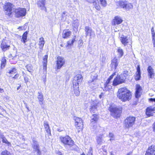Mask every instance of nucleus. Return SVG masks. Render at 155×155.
I'll use <instances>...</instances> for the list:
<instances>
[{
	"instance_id": "45",
	"label": "nucleus",
	"mask_w": 155,
	"mask_h": 155,
	"mask_svg": "<svg viewBox=\"0 0 155 155\" xmlns=\"http://www.w3.org/2000/svg\"><path fill=\"white\" fill-rule=\"evenodd\" d=\"M26 68L27 69V71L31 72L32 70V68L31 66L30 65H27L26 66Z\"/></svg>"
},
{
	"instance_id": "38",
	"label": "nucleus",
	"mask_w": 155,
	"mask_h": 155,
	"mask_svg": "<svg viewBox=\"0 0 155 155\" xmlns=\"http://www.w3.org/2000/svg\"><path fill=\"white\" fill-rule=\"evenodd\" d=\"M140 72H137L136 75L135 77V80L137 81L139 80L140 79Z\"/></svg>"
},
{
	"instance_id": "25",
	"label": "nucleus",
	"mask_w": 155,
	"mask_h": 155,
	"mask_svg": "<svg viewBox=\"0 0 155 155\" xmlns=\"http://www.w3.org/2000/svg\"><path fill=\"white\" fill-rule=\"evenodd\" d=\"M71 32L68 30H64L63 32L62 37L64 38H68L71 35Z\"/></svg>"
},
{
	"instance_id": "4",
	"label": "nucleus",
	"mask_w": 155,
	"mask_h": 155,
	"mask_svg": "<svg viewBox=\"0 0 155 155\" xmlns=\"http://www.w3.org/2000/svg\"><path fill=\"white\" fill-rule=\"evenodd\" d=\"M109 109L111 112V115L114 118L117 119L120 117L122 112L121 108L110 106Z\"/></svg>"
},
{
	"instance_id": "33",
	"label": "nucleus",
	"mask_w": 155,
	"mask_h": 155,
	"mask_svg": "<svg viewBox=\"0 0 155 155\" xmlns=\"http://www.w3.org/2000/svg\"><path fill=\"white\" fill-rule=\"evenodd\" d=\"M98 119V116L96 114H94L91 117V123H92L96 122Z\"/></svg>"
},
{
	"instance_id": "49",
	"label": "nucleus",
	"mask_w": 155,
	"mask_h": 155,
	"mask_svg": "<svg viewBox=\"0 0 155 155\" xmlns=\"http://www.w3.org/2000/svg\"><path fill=\"white\" fill-rule=\"evenodd\" d=\"M67 13V12H63L62 15V18H64V17H65V16H67V15L66 14Z\"/></svg>"
},
{
	"instance_id": "62",
	"label": "nucleus",
	"mask_w": 155,
	"mask_h": 155,
	"mask_svg": "<svg viewBox=\"0 0 155 155\" xmlns=\"http://www.w3.org/2000/svg\"><path fill=\"white\" fill-rule=\"evenodd\" d=\"M58 155H63L62 153L60 152H58Z\"/></svg>"
},
{
	"instance_id": "44",
	"label": "nucleus",
	"mask_w": 155,
	"mask_h": 155,
	"mask_svg": "<svg viewBox=\"0 0 155 155\" xmlns=\"http://www.w3.org/2000/svg\"><path fill=\"white\" fill-rule=\"evenodd\" d=\"M87 155H93V150L92 147H90Z\"/></svg>"
},
{
	"instance_id": "12",
	"label": "nucleus",
	"mask_w": 155,
	"mask_h": 155,
	"mask_svg": "<svg viewBox=\"0 0 155 155\" xmlns=\"http://www.w3.org/2000/svg\"><path fill=\"white\" fill-rule=\"evenodd\" d=\"M120 41L122 44L125 46L127 44L130 43L131 44V41L130 39L127 38V37L124 35H122L119 37Z\"/></svg>"
},
{
	"instance_id": "40",
	"label": "nucleus",
	"mask_w": 155,
	"mask_h": 155,
	"mask_svg": "<svg viewBox=\"0 0 155 155\" xmlns=\"http://www.w3.org/2000/svg\"><path fill=\"white\" fill-rule=\"evenodd\" d=\"M74 119L75 121V123H79V122H83L81 118L75 117L74 118Z\"/></svg>"
},
{
	"instance_id": "15",
	"label": "nucleus",
	"mask_w": 155,
	"mask_h": 155,
	"mask_svg": "<svg viewBox=\"0 0 155 155\" xmlns=\"http://www.w3.org/2000/svg\"><path fill=\"white\" fill-rule=\"evenodd\" d=\"M10 46L7 44L6 41L5 40H3L1 44V47L2 50L5 51L9 49Z\"/></svg>"
},
{
	"instance_id": "7",
	"label": "nucleus",
	"mask_w": 155,
	"mask_h": 155,
	"mask_svg": "<svg viewBox=\"0 0 155 155\" xmlns=\"http://www.w3.org/2000/svg\"><path fill=\"white\" fill-rule=\"evenodd\" d=\"M60 139L61 142L65 145H67L71 147L74 144L73 141L68 136L65 137L61 136L60 137Z\"/></svg>"
},
{
	"instance_id": "48",
	"label": "nucleus",
	"mask_w": 155,
	"mask_h": 155,
	"mask_svg": "<svg viewBox=\"0 0 155 155\" xmlns=\"http://www.w3.org/2000/svg\"><path fill=\"white\" fill-rule=\"evenodd\" d=\"M115 75V73H114L112 74L111 75H110L109 77L108 78V79L110 80H111V79H112L113 77Z\"/></svg>"
},
{
	"instance_id": "54",
	"label": "nucleus",
	"mask_w": 155,
	"mask_h": 155,
	"mask_svg": "<svg viewBox=\"0 0 155 155\" xmlns=\"http://www.w3.org/2000/svg\"><path fill=\"white\" fill-rule=\"evenodd\" d=\"M140 72V68L139 65H138L137 68V72Z\"/></svg>"
},
{
	"instance_id": "63",
	"label": "nucleus",
	"mask_w": 155,
	"mask_h": 155,
	"mask_svg": "<svg viewBox=\"0 0 155 155\" xmlns=\"http://www.w3.org/2000/svg\"><path fill=\"white\" fill-rule=\"evenodd\" d=\"M132 153L131 152H130L129 153H127V155H132Z\"/></svg>"
},
{
	"instance_id": "29",
	"label": "nucleus",
	"mask_w": 155,
	"mask_h": 155,
	"mask_svg": "<svg viewBox=\"0 0 155 155\" xmlns=\"http://www.w3.org/2000/svg\"><path fill=\"white\" fill-rule=\"evenodd\" d=\"M128 75V71H124L123 73L121 74L120 75H119L124 81H125V80L126 78L127 77Z\"/></svg>"
},
{
	"instance_id": "19",
	"label": "nucleus",
	"mask_w": 155,
	"mask_h": 155,
	"mask_svg": "<svg viewBox=\"0 0 155 155\" xmlns=\"http://www.w3.org/2000/svg\"><path fill=\"white\" fill-rule=\"evenodd\" d=\"M135 96L136 98H138L141 96L140 91L142 88L139 85L137 84L136 89Z\"/></svg>"
},
{
	"instance_id": "9",
	"label": "nucleus",
	"mask_w": 155,
	"mask_h": 155,
	"mask_svg": "<svg viewBox=\"0 0 155 155\" xmlns=\"http://www.w3.org/2000/svg\"><path fill=\"white\" fill-rule=\"evenodd\" d=\"M65 60L64 58L61 56L58 57L57 60V68L58 69H60L65 63Z\"/></svg>"
},
{
	"instance_id": "50",
	"label": "nucleus",
	"mask_w": 155,
	"mask_h": 155,
	"mask_svg": "<svg viewBox=\"0 0 155 155\" xmlns=\"http://www.w3.org/2000/svg\"><path fill=\"white\" fill-rule=\"evenodd\" d=\"M47 64H43V69L46 71L47 69Z\"/></svg>"
},
{
	"instance_id": "43",
	"label": "nucleus",
	"mask_w": 155,
	"mask_h": 155,
	"mask_svg": "<svg viewBox=\"0 0 155 155\" xmlns=\"http://www.w3.org/2000/svg\"><path fill=\"white\" fill-rule=\"evenodd\" d=\"M48 55H45V56L43 58V64H47V59H48Z\"/></svg>"
},
{
	"instance_id": "34",
	"label": "nucleus",
	"mask_w": 155,
	"mask_h": 155,
	"mask_svg": "<svg viewBox=\"0 0 155 155\" xmlns=\"http://www.w3.org/2000/svg\"><path fill=\"white\" fill-rule=\"evenodd\" d=\"M103 135H100L97 137L96 140L98 144H101L102 142Z\"/></svg>"
},
{
	"instance_id": "23",
	"label": "nucleus",
	"mask_w": 155,
	"mask_h": 155,
	"mask_svg": "<svg viewBox=\"0 0 155 155\" xmlns=\"http://www.w3.org/2000/svg\"><path fill=\"white\" fill-rule=\"evenodd\" d=\"M44 126L46 132L51 134V130L48 123L47 121L45 120L44 122Z\"/></svg>"
},
{
	"instance_id": "64",
	"label": "nucleus",
	"mask_w": 155,
	"mask_h": 155,
	"mask_svg": "<svg viewBox=\"0 0 155 155\" xmlns=\"http://www.w3.org/2000/svg\"><path fill=\"white\" fill-rule=\"evenodd\" d=\"M154 32V28L153 27L151 29V32Z\"/></svg>"
},
{
	"instance_id": "28",
	"label": "nucleus",
	"mask_w": 155,
	"mask_h": 155,
	"mask_svg": "<svg viewBox=\"0 0 155 155\" xmlns=\"http://www.w3.org/2000/svg\"><path fill=\"white\" fill-rule=\"evenodd\" d=\"M97 74L95 72H92L91 76V79L90 80L97 81Z\"/></svg>"
},
{
	"instance_id": "39",
	"label": "nucleus",
	"mask_w": 155,
	"mask_h": 155,
	"mask_svg": "<svg viewBox=\"0 0 155 155\" xmlns=\"http://www.w3.org/2000/svg\"><path fill=\"white\" fill-rule=\"evenodd\" d=\"M2 140L3 143L7 144L8 146H10L11 145V143L7 140L5 137Z\"/></svg>"
},
{
	"instance_id": "37",
	"label": "nucleus",
	"mask_w": 155,
	"mask_h": 155,
	"mask_svg": "<svg viewBox=\"0 0 155 155\" xmlns=\"http://www.w3.org/2000/svg\"><path fill=\"white\" fill-rule=\"evenodd\" d=\"M6 63V60L4 58H3L1 60V68H4L5 65Z\"/></svg>"
},
{
	"instance_id": "3",
	"label": "nucleus",
	"mask_w": 155,
	"mask_h": 155,
	"mask_svg": "<svg viewBox=\"0 0 155 155\" xmlns=\"http://www.w3.org/2000/svg\"><path fill=\"white\" fill-rule=\"evenodd\" d=\"M82 80V76L81 74H77L74 78L73 81L74 91L75 95L77 96L80 94L78 86L81 84Z\"/></svg>"
},
{
	"instance_id": "20",
	"label": "nucleus",
	"mask_w": 155,
	"mask_h": 155,
	"mask_svg": "<svg viewBox=\"0 0 155 155\" xmlns=\"http://www.w3.org/2000/svg\"><path fill=\"white\" fill-rule=\"evenodd\" d=\"M119 60L116 58H114L112 61L111 63V68L112 69H116L118 65Z\"/></svg>"
},
{
	"instance_id": "36",
	"label": "nucleus",
	"mask_w": 155,
	"mask_h": 155,
	"mask_svg": "<svg viewBox=\"0 0 155 155\" xmlns=\"http://www.w3.org/2000/svg\"><path fill=\"white\" fill-rule=\"evenodd\" d=\"M91 107L90 108V111L93 113L95 112L97 108V105L96 104L91 105Z\"/></svg>"
},
{
	"instance_id": "8",
	"label": "nucleus",
	"mask_w": 155,
	"mask_h": 155,
	"mask_svg": "<svg viewBox=\"0 0 155 155\" xmlns=\"http://www.w3.org/2000/svg\"><path fill=\"white\" fill-rule=\"evenodd\" d=\"M32 147L34 151L37 152V155H41V152L40 150L39 144L37 141L34 139H32Z\"/></svg>"
},
{
	"instance_id": "18",
	"label": "nucleus",
	"mask_w": 155,
	"mask_h": 155,
	"mask_svg": "<svg viewBox=\"0 0 155 155\" xmlns=\"http://www.w3.org/2000/svg\"><path fill=\"white\" fill-rule=\"evenodd\" d=\"M84 29L86 36L89 35L90 36H91L93 35H94V31H92V28L90 27H85Z\"/></svg>"
},
{
	"instance_id": "55",
	"label": "nucleus",
	"mask_w": 155,
	"mask_h": 155,
	"mask_svg": "<svg viewBox=\"0 0 155 155\" xmlns=\"http://www.w3.org/2000/svg\"><path fill=\"white\" fill-rule=\"evenodd\" d=\"M149 101L151 102H155V98H150L149 99Z\"/></svg>"
},
{
	"instance_id": "16",
	"label": "nucleus",
	"mask_w": 155,
	"mask_h": 155,
	"mask_svg": "<svg viewBox=\"0 0 155 155\" xmlns=\"http://www.w3.org/2000/svg\"><path fill=\"white\" fill-rule=\"evenodd\" d=\"M123 21L120 17L118 16H115L112 22V25L115 26L116 25H119L121 24Z\"/></svg>"
},
{
	"instance_id": "22",
	"label": "nucleus",
	"mask_w": 155,
	"mask_h": 155,
	"mask_svg": "<svg viewBox=\"0 0 155 155\" xmlns=\"http://www.w3.org/2000/svg\"><path fill=\"white\" fill-rule=\"evenodd\" d=\"M90 2L93 3V5L95 8L98 10L100 9V7L99 5V2L98 0H90Z\"/></svg>"
},
{
	"instance_id": "14",
	"label": "nucleus",
	"mask_w": 155,
	"mask_h": 155,
	"mask_svg": "<svg viewBox=\"0 0 155 155\" xmlns=\"http://www.w3.org/2000/svg\"><path fill=\"white\" fill-rule=\"evenodd\" d=\"M154 111H155V107L150 106L146 109V114L147 116L150 117L153 116V112Z\"/></svg>"
},
{
	"instance_id": "52",
	"label": "nucleus",
	"mask_w": 155,
	"mask_h": 155,
	"mask_svg": "<svg viewBox=\"0 0 155 155\" xmlns=\"http://www.w3.org/2000/svg\"><path fill=\"white\" fill-rule=\"evenodd\" d=\"M152 38L153 39H155V32H151Z\"/></svg>"
},
{
	"instance_id": "51",
	"label": "nucleus",
	"mask_w": 155,
	"mask_h": 155,
	"mask_svg": "<svg viewBox=\"0 0 155 155\" xmlns=\"http://www.w3.org/2000/svg\"><path fill=\"white\" fill-rule=\"evenodd\" d=\"M19 76V74H15V75L12 78L15 79H17L18 78Z\"/></svg>"
},
{
	"instance_id": "42",
	"label": "nucleus",
	"mask_w": 155,
	"mask_h": 155,
	"mask_svg": "<svg viewBox=\"0 0 155 155\" xmlns=\"http://www.w3.org/2000/svg\"><path fill=\"white\" fill-rule=\"evenodd\" d=\"M101 4L104 7H105L107 5V2L106 0H100Z\"/></svg>"
},
{
	"instance_id": "41",
	"label": "nucleus",
	"mask_w": 155,
	"mask_h": 155,
	"mask_svg": "<svg viewBox=\"0 0 155 155\" xmlns=\"http://www.w3.org/2000/svg\"><path fill=\"white\" fill-rule=\"evenodd\" d=\"M1 155H11V154L9 152L5 150L2 152Z\"/></svg>"
},
{
	"instance_id": "57",
	"label": "nucleus",
	"mask_w": 155,
	"mask_h": 155,
	"mask_svg": "<svg viewBox=\"0 0 155 155\" xmlns=\"http://www.w3.org/2000/svg\"><path fill=\"white\" fill-rule=\"evenodd\" d=\"M104 95V94L103 93H101V94L99 95V97L100 98H101Z\"/></svg>"
},
{
	"instance_id": "5",
	"label": "nucleus",
	"mask_w": 155,
	"mask_h": 155,
	"mask_svg": "<svg viewBox=\"0 0 155 155\" xmlns=\"http://www.w3.org/2000/svg\"><path fill=\"white\" fill-rule=\"evenodd\" d=\"M136 118L134 117H127L124 120V126L125 128L128 129L132 127L134 124Z\"/></svg>"
},
{
	"instance_id": "6",
	"label": "nucleus",
	"mask_w": 155,
	"mask_h": 155,
	"mask_svg": "<svg viewBox=\"0 0 155 155\" xmlns=\"http://www.w3.org/2000/svg\"><path fill=\"white\" fill-rule=\"evenodd\" d=\"M117 4L118 5L127 11L129 10L133 7V5L131 3L126 1H119L117 2Z\"/></svg>"
},
{
	"instance_id": "26",
	"label": "nucleus",
	"mask_w": 155,
	"mask_h": 155,
	"mask_svg": "<svg viewBox=\"0 0 155 155\" xmlns=\"http://www.w3.org/2000/svg\"><path fill=\"white\" fill-rule=\"evenodd\" d=\"M45 43L44 38L42 37L40 38L39 41L38 43L39 48L40 49L42 50L43 48Z\"/></svg>"
},
{
	"instance_id": "27",
	"label": "nucleus",
	"mask_w": 155,
	"mask_h": 155,
	"mask_svg": "<svg viewBox=\"0 0 155 155\" xmlns=\"http://www.w3.org/2000/svg\"><path fill=\"white\" fill-rule=\"evenodd\" d=\"M83 122L78 123H75V126L77 129L78 130V132H79L80 131V130H82L83 128Z\"/></svg>"
},
{
	"instance_id": "53",
	"label": "nucleus",
	"mask_w": 155,
	"mask_h": 155,
	"mask_svg": "<svg viewBox=\"0 0 155 155\" xmlns=\"http://www.w3.org/2000/svg\"><path fill=\"white\" fill-rule=\"evenodd\" d=\"M109 137L111 138H113L114 137V135L112 133H110L109 134Z\"/></svg>"
},
{
	"instance_id": "61",
	"label": "nucleus",
	"mask_w": 155,
	"mask_h": 155,
	"mask_svg": "<svg viewBox=\"0 0 155 155\" xmlns=\"http://www.w3.org/2000/svg\"><path fill=\"white\" fill-rule=\"evenodd\" d=\"M24 104H25L26 106V107L28 109V110L29 107L28 106H27V104L26 103H24Z\"/></svg>"
},
{
	"instance_id": "35",
	"label": "nucleus",
	"mask_w": 155,
	"mask_h": 155,
	"mask_svg": "<svg viewBox=\"0 0 155 155\" xmlns=\"http://www.w3.org/2000/svg\"><path fill=\"white\" fill-rule=\"evenodd\" d=\"M16 71L17 70L15 68H12L8 70L7 72L9 74H13L16 73Z\"/></svg>"
},
{
	"instance_id": "11",
	"label": "nucleus",
	"mask_w": 155,
	"mask_h": 155,
	"mask_svg": "<svg viewBox=\"0 0 155 155\" xmlns=\"http://www.w3.org/2000/svg\"><path fill=\"white\" fill-rule=\"evenodd\" d=\"M46 3L45 0H38L37 4L38 7L40 8L41 10H44L47 12V8L45 6Z\"/></svg>"
},
{
	"instance_id": "17",
	"label": "nucleus",
	"mask_w": 155,
	"mask_h": 155,
	"mask_svg": "<svg viewBox=\"0 0 155 155\" xmlns=\"http://www.w3.org/2000/svg\"><path fill=\"white\" fill-rule=\"evenodd\" d=\"M148 72V76L149 78H153L154 76V70L151 66H148L147 69Z\"/></svg>"
},
{
	"instance_id": "1",
	"label": "nucleus",
	"mask_w": 155,
	"mask_h": 155,
	"mask_svg": "<svg viewBox=\"0 0 155 155\" xmlns=\"http://www.w3.org/2000/svg\"><path fill=\"white\" fill-rule=\"evenodd\" d=\"M14 6L13 4L10 3L8 2L6 4L4 7L5 14L8 16H10L12 12H14L16 17L19 18L25 15L26 13L25 9L21 8L15 9Z\"/></svg>"
},
{
	"instance_id": "13",
	"label": "nucleus",
	"mask_w": 155,
	"mask_h": 155,
	"mask_svg": "<svg viewBox=\"0 0 155 155\" xmlns=\"http://www.w3.org/2000/svg\"><path fill=\"white\" fill-rule=\"evenodd\" d=\"M145 155H155V145H152L150 147Z\"/></svg>"
},
{
	"instance_id": "59",
	"label": "nucleus",
	"mask_w": 155,
	"mask_h": 155,
	"mask_svg": "<svg viewBox=\"0 0 155 155\" xmlns=\"http://www.w3.org/2000/svg\"><path fill=\"white\" fill-rule=\"evenodd\" d=\"M3 92H4V90H3V89H2L0 87V92L2 93Z\"/></svg>"
},
{
	"instance_id": "21",
	"label": "nucleus",
	"mask_w": 155,
	"mask_h": 155,
	"mask_svg": "<svg viewBox=\"0 0 155 155\" xmlns=\"http://www.w3.org/2000/svg\"><path fill=\"white\" fill-rule=\"evenodd\" d=\"M44 96L41 91L38 92V93L37 98L38 100L39 104L41 105L43 104V101L44 100Z\"/></svg>"
},
{
	"instance_id": "46",
	"label": "nucleus",
	"mask_w": 155,
	"mask_h": 155,
	"mask_svg": "<svg viewBox=\"0 0 155 155\" xmlns=\"http://www.w3.org/2000/svg\"><path fill=\"white\" fill-rule=\"evenodd\" d=\"M83 42L82 40H79L78 42V47L79 48H81L83 44Z\"/></svg>"
},
{
	"instance_id": "30",
	"label": "nucleus",
	"mask_w": 155,
	"mask_h": 155,
	"mask_svg": "<svg viewBox=\"0 0 155 155\" xmlns=\"http://www.w3.org/2000/svg\"><path fill=\"white\" fill-rule=\"evenodd\" d=\"M75 37L76 36H75L74 38H73L72 40H70L68 41L66 45V47L71 46L73 45L75 41Z\"/></svg>"
},
{
	"instance_id": "2",
	"label": "nucleus",
	"mask_w": 155,
	"mask_h": 155,
	"mask_svg": "<svg viewBox=\"0 0 155 155\" xmlns=\"http://www.w3.org/2000/svg\"><path fill=\"white\" fill-rule=\"evenodd\" d=\"M117 96L122 101H125L130 99L132 95L131 92L127 88L123 87L118 89Z\"/></svg>"
},
{
	"instance_id": "56",
	"label": "nucleus",
	"mask_w": 155,
	"mask_h": 155,
	"mask_svg": "<svg viewBox=\"0 0 155 155\" xmlns=\"http://www.w3.org/2000/svg\"><path fill=\"white\" fill-rule=\"evenodd\" d=\"M24 80L26 82H27L28 81V79L26 77L24 76Z\"/></svg>"
},
{
	"instance_id": "10",
	"label": "nucleus",
	"mask_w": 155,
	"mask_h": 155,
	"mask_svg": "<svg viewBox=\"0 0 155 155\" xmlns=\"http://www.w3.org/2000/svg\"><path fill=\"white\" fill-rule=\"evenodd\" d=\"M124 82L125 81L119 76V75H117V77L114 79L113 84L114 86H117Z\"/></svg>"
},
{
	"instance_id": "58",
	"label": "nucleus",
	"mask_w": 155,
	"mask_h": 155,
	"mask_svg": "<svg viewBox=\"0 0 155 155\" xmlns=\"http://www.w3.org/2000/svg\"><path fill=\"white\" fill-rule=\"evenodd\" d=\"M5 137H4V135L2 134L0 135V138L2 139V140Z\"/></svg>"
},
{
	"instance_id": "32",
	"label": "nucleus",
	"mask_w": 155,
	"mask_h": 155,
	"mask_svg": "<svg viewBox=\"0 0 155 155\" xmlns=\"http://www.w3.org/2000/svg\"><path fill=\"white\" fill-rule=\"evenodd\" d=\"M117 51L118 53V57L119 58L122 57L124 55V51L123 49L120 48H118Z\"/></svg>"
},
{
	"instance_id": "24",
	"label": "nucleus",
	"mask_w": 155,
	"mask_h": 155,
	"mask_svg": "<svg viewBox=\"0 0 155 155\" xmlns=\"http://www.w3.org/2000/svg\"><path fill=\"white\" fill-rule=\"evenodd\" d=\"M88 83L90 87L91 88L96 87L97 86V82L95 81L90 80L88 81Z\"/></svg>"
},
{
	"instance_id": "31",
	"label": "nucleus",
	"mask_w": 155,
	"mask_h": 155,
	"mask_svg": "<svg viewBox=\"0 0 155 155\" xmlns=\"http://www.w3.org/2000/svg\"><path fill=\"white\" fill-rule=\"evenodd\" d=\"M27 31H25L23 35L21 41H22L24 43H25L27 41L26 40L27 37Z\"/></svg>"
},
{
	"instance_id": "47",
	"label": "nucleus",
	"mask_w": 155,
	"mask_h": 155,
	"mask_svg": "<svg viewBox=\"0 0 155 155\" xmlns=\"http://www.w3.org/2000/svg\"><path fill=\"white\" fill-rule=\"evenodd\" d=\"M110 80H109L108 79L107 80L105 84H104V87L105 88H106L107 87H108V84L110 83Z\"/></svg>"
},
{
	"instance_id": "60",
	"label": "nucleus",
	"mask_w": 155,
	"mask_h": 155,
	"mask_svg": "<svg viewBox=\"0 0 155 155\" xmlns=\"http://www.w3.org/2000/svg\"><path fill=\"white\" fill-rule=\"evenodd\" d=\"M153 46L155 47V39H153Z\"/></svg>"
}]
</instances>
